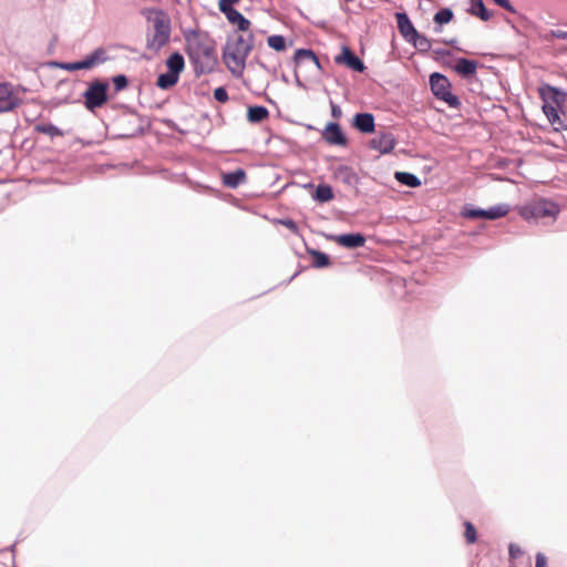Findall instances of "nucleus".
I'll return each instance as SVG.
<instances>
[{
  "mask_svg": "<svg viewBox=\"0 0 567 567\" xmlns=\"http://www.w3.org/2000/svg\"><path fill=\"white\" fill-rule=\"evenodd\" d=\"M255 45V37L252 32L240 34L235 32L229 35L223 51V61L229 72L239 76L246 68V60Z\"/></svg>",
  "mask_w": 567,
  "mask_h": 567,
  "instance_id": "obj_1",
  "label": "nucleus"
},
{
  "mask_svg": "<svg viewBox=\"0 0 567 567\" xmlns=\"http://www.w3.org/2000/svg\"><path fill=\"white\" fill-rule=\"evenodd\" d=\"M143 14L148 23L146 48L154 53H158L169 42L171 18L161 9H146Z\"/></svg>",
  "mask_w": 567,
  "mask_h": 567,
  "instance_id": "obj_2",
  "label": "nucleus"
},
{
  "mask_svg": "<svg viewBox=\"0 0 567 567\" xmlns=\"http://www.w3.org/2000/svg\"><path fill=\"white\" fill-rule=\"evenodd\" d=\"M189 55L196 65H199L200 72L213 69L216 63V53L212 43L207 41H196L189 45Z\"/></svg>",
  "mask_w": 567,
  "mask_h": 567,
  "instance_id": "obj_3",
  "label": "nucleus"
},
{
  "mask_svg": "<svg viewBox=\"0 0 567 567\" xmlns=\"http://www.w3.org/2000/svg\"><path fill=\"white\" fill-rule=\"evenodd\" d=\"M559 213V207L546 199H538L532 204L525 206L520 215L526 218H544V217H556Z\"/></svg>",
  "mask_w": 567,
  "mask_h": 567,
  "instance_id": "obj_4",
  "label": "nucleus"
},
{
  "mask_svg": "<svg viewBox=\"0 0 567 567\" xmlns=\"http://www.w3.org/2000/svg\"><path fill=\"white\" fill-rule=\"evenodd\" d=\"M430 85L433 94L446 102L450 106L458 104L457 97L451 92V83L449 79L440 73H433L430 76Z\"/></svg>",
  "mask_w": 567,
  "mask_h": 567,
  "instance_id": "obj_5",
  "label": "nucleus"
},
{
  "mask_svg": "<svg viewBox=\"0 0 567 567\" xmlns=\"http://www.w3.org/2000/svg\"><path fill=\"white\" fill-rule=\"evenodd\" d=\"M109 84L104 82H93L84 92L85 107L93 111L101 107L107 101Z\"/></svg>",
  "mask_w": 567,
  "mask_h": 567,
  "instance_id": "obj_6",
  "label": "nucleus"
},
{
  "mask_svg": "<svg viewBox=\"0 0 567 567\" xmlns=\"http://www.w3.org/2000/svg\"><path fill=\"white\" fill-rule=\"evenodd\" d=\"M20 91L11 83H0V113L11 112L21 104Z\"/></svg>",
  "mask_w": 567,
  "mask_h": 567,
  "instance_id": "obj_7",
  "label": "nucleus"
},
{
  "mask_svg": "<svg viewBox=\"0 0 567 567\" xmlns=\"http://www.w3.org/2000/svg\"><path fill=\"white\" fill-rule=\"evenodd\" d=\"M104 54V50L97 49L90 55H87L84 60L78 62H70L62 65V68L66 71H76V70H87L93 68L103 61L102 55Z\"/></svg>",
  "mask_w": 567,
  "mask_h": 567,
  "instance_id": "obj_8",
  "label": "nucleus"
},
{
  "mask_svg": "<svg viewBox=\"0 0 567 567\" xmlns=\"http://www.w3.org/2000/svg\"><path fill=\"white\" fill-rule=\"evenodd\" d=\"M322 138L329 145L347 146L348 140L338 123H328L322 132Z\"/></svg>",
  "mask_w": 567,
  "mask_h": 567,
  "instance_id": "obj_9",
  "label": "nucleus"
},
{
  "mask_svg": "<svg viewBox=\"0 0 567 567\" xmlns=\"http://www.w3.org/2000/svg\"><path fill=\"white\" fill-rule=\"evenodd\" d=\"M395 138L392 133H380L370 141V147L382 154L391 153L395 147Z\"/></svg>",
  "mask_w": 567,
  "mask_h": 567,
  "instance_id": "obj_10",
  "label": "nucleus"
},
{
  "mask_svg": "<svg viewBox=\"0 0 567 567\" xmlns=\"http://www.w3.org/2000/svg\"><path fill=\"white\" fill-rule=\"evenodd\" d=\"M334 61L336 63L344 64L357 72H362L364 70L363 62L348 47L342 48L341 54L337 55Z\"/></svg>",
  "mask_w": 567,
  "mask_h": 567,
  "instance_id": "obj_11",
  "label": "nucleus"
},
{
  "mask_svg": "<svg viewBox=\"0 0 567 567\" xmlns=\"http://www.w3.org/2000/svg\"><path fill=\"white\" fill-rule=\"evenodd\" d=\"M352 125L361 133H373L375 128L374 116L371 113H358L353 116Z\"/></svg>",
  "mask_w": 567,
  "mask_h": 567,
  "instance_id": "obj_12",
  "label": "nucleus"
},
{
  "mask_svg": "<svg viewBox=\"0 0 567 567\" xmlns=\"http://www.w3.org/2000/svg\"><path fill=\"white\" fill-rule=\"evenodd\" d=\"M227 20L237 27V32H243L241 34H247L250 31L251 22L245 18L238 10L233 9L227 12H223Z\"/></svg>",
  "mask_w": 567,
  "mask_h": 567,
  "instance_id": "obj_13",
  "label": "nucleus"
},
{
  "mask_svg": "<svg viewBox=\"0 0 567 567\" xmlns=\"http://www.w3.org/2000/svg\"><path fill=\"white\" fill-rule=\"evenodd\" d=\"M334 241L346 248H359L365 244V237L359 233L336 236Z\"/></svg>",
  "mask_w": 567,
  "mask_h": 567,
  "instance_id": "obj_14",
  "label": "nucleus"
},
{
  "mask_svg": "<svg viewBox=\"0 0 567 567\" xmlns=\"http://www.w3.org/2000/svg\"><path fill=\"white\" fill-rule=\"evenodd\" d=\"M455 72H457L463 78H470L475 75L477 70V62L473 60H468L465 58H460L456 61L454 66Z\"/></svg>",
  "mask_w": 567,
  "mask_h": 567,
  "instance_id": "obj_15",
  "label": "nucleus"
},
{
  "mask_svg": "<svg viewBox=\"0 0 567 567\" xmlns=\"http://www.w3.org/2000/svg\"><path fill=\"white\" fill-rule=\"evenodd\" d=\"M246 179L244 169L238 168L234 172L223 174V184L229 188H236Z\"/></svg>",
  "mask_w": 567,
  "mask_h": 567,
  "instance_id": "obj_16",
  "label": "nucleus"
},
{
  "mask_svg": "<svg viewBox=\"0 0 567 567\" xmlns=\"http://www.w3.org/2000/svg\"><path fill=\"white\" fill-rule=\"evenodd\" d=\"M398 25L401 34L408 40L411 41L413 35H417V31L409 20L405 13L398 14Z\"/></svg>",
  "mask_w": 567,
  "mask_h": 567,
  "instance_id": "obj_17",
  "label": "nucleus"
},
{
  "mask_svg": "<svg viewBox=\"0 0 567 567\" xmlns=\"http://www.w3.org/2000/svg\"><path fill=\"white\" fill-rule=\"evenodd\" d=\"M269 117V111L261 105L249 106L247 110V120L250 123H260Z\"/></svg>",
  "mask_w": 567,
  "mask_h": 567,
  "instance_id": "obj_18",
  "label": "nucleus"
},
{
  "mask_svg": "<svg viewBox=\"0 0 567 567\" xmlns=\"http://www.w3.org/2000/svg\"><path fill=\"white\" fill-rule=\"evenodd\" d=\"M166 66L168 69V72L174 73L179 76V73L185 68L184 58L182 54L175 52L168 56L166 60Z\"/></svg>",
  "mask_w": 567,
  "mask_h": 567,
  "instance_id": "obj_19",
  "label": "nucleus"
},
{
  "mask_svg": "<svg viewBox=\"0 0 567 567\" xmlns=\"http://www.w3.org/2000/svg\"><path fill=\"white\" fill-rule=\"evenodd\" d=\"M468 12L483 21H488L492 18V13L485 8L483 0H471Z\"/></svg>",
  "mask_w": 567,
  "mask_h": 567,
  "instance_id": "obj_20",
  "label": "nucleus"
},
{
  "mask_svg": "<svg viewBox=\"0 0 567 567\" xmlns=\"http://www.w3.org/2000/svg\"><path fill=\"white\" fill-rule=\"evenodd\" d=\"M293 60L297 65H300L301 63L309 61V62L313 63L317 68H320L319 60H318L317 55L315 54V52L311 50L298 49L295 52Z\"/></svg>",
  "mask_w": 567,
  "mask_h": 567,
  "instance_id": "obj_21",
  "label": "nucleus"
},
{
  "mask_svg": "<svg viewBox=\"0 0 567 567\" xmlns=\"http://www.w3.org/2000/svg\"><path fill=\"white\" fill-rule=\"evenodd\" d=\"M34 131L41 134H47L52 138L64 135L62 130L51 123H39L34 126Z\"/></svg>",
  "mask_w": 567,
  "mask_h": 567,
  "instance_id": "obj_22",
  "label": "nucleus"
},
{
  "mask_svg": "<svg viewBox=\"0 0 567 567\" xmlns=\"http://www.w3.org/2000/svg\"><path fill=\"white\" fill-rule=\"evenodd\" d=\"M313 198L319 203H327L333 199V190L331 186L326 184L318 185Z\"/></svg>",
  "mask_w": 567,
  "mask_h": 567,
  "instance_id": "obj_23",
  "label": "nucleus"
},
{
  "mask_svg": "<svg viewBox=\"0 0 567 567\" xmlns=\"http://www.w3.org/2000/svg\"><path fill=\"white\" fill-rule=\"evenodd\" d=\"M178 78H179L178 75L167 71L166 73L158 75L156 85L159 89L167 90L177 83Z\"/></svg>",
  "mask_w": 567,
  "mask_h": 567,
  "instance_id": "obj_24",
  "label": "nucleus"
},
{
  "mask_svg": "<svg viewBox=\"0 0 567 567\" xmlns=\"http://www.w3.org/2000/svg\"><path fill=\"white\" fill-rule=\"evenodd\" d=\"M511 208L507 204H499L486 209L487 219L494 220L502 218L509 213Z\"/></svg>",
  "mask_w": 567,
  "mask_h": 567,
  "instance_id": "obj_25",
  "label": "nucleus"
},
{
  "mask_svg": "<svg viewBox=\"0 0 567 567\" xmlns=\"http://www.w3.org/2000/svg\"><path fill=\"white\" fill-rule=\"evenodd\" d=\"M395 178L406 185V186H410V187H417L421 183H420V179L411 174V173H405V172H398L395 174Z\"/></svg>",
  "mask_w": 567,
  "mask_h": 567,
  "instance_id": "obj_26",
  "label": "nucleus"
},
{
  "mask_svg": "<svg viewBox=\"0 0 567 567\" xmlns=\"http://www.w3.org/2000/svg\"><path fill=\"white\" fill-rule=\"evenodd\" d=\"M267 43L271 49L278 52L285 51L287 48L286 39L282 35L278 34L268 37Z\"/></svg>",
  "mask_w": 567,
  "mask_h": 567,
  "instance_id": "obj_27",
  "label": "nucleus"
},
{
  "mask_svg": "<svg viewBox=\"0 0 567 567\" xmlns=\"http://www.w3.org/2000/svg\"><path fill=\"white\" fill-rule=\"evenodd\" d=\"M464 537L467 544H474L477 540L475 526L471 522H464Z\"/></svg>",
  "mask_w": 567,
  "mask_h": 567,
  "instance_id": "obj_28",
  "label": "nucleus"
},
{
  "mask_svg": "<svg viewBox=\"0 0 567 567\" xmlns=\"http://www.w3.org/2000/svg\"><path fill=\"white\" fill-rule=\"evenodd\" d=\"M453 19V12L450 9H441L434 16V22L437 24L449 23Z\"/></svg>",
  "mask_w": 567,
  "mask_h": 567,
  "instance_id": "obj_29",
  "label": "nucleus"
},
{
  "mask_svg": "<svg viewBox=\"0 0 567 567\" xmlns=\"http://www.w3.org/2000/svg\"><path fill=\"white\" fill-rule=\"evenodd\" d=\"M411 41H413L414 45L420 50V51H429L430 48H431V42L430 40L424 37V35H421L417 33V35H413L411 38Z\"/></svg>",
  "mask_w": 567,
  "mask_h": 567,
  "instance_id": "obj_30",
  "label": "nucleus"
},
{
  "mask_svg": "<svg viewBox=\"0 0 567 567\" xmlns=\"http://www.w3.org/2000/svg\"><path fill=\"white\" fill-rule=\"evenodd\" d=\"M313 265L318 268L327 267L330 264L328 255L320 251H312Z\"/></svg>",
  "mask_w": 567,
  "mask_h": 567,
  "instance_id": "obj_31",
  "label": "nucleus"
},
{
  "mask_svg": "<svg viewBox=\"0 0 567 567\" xmlns=\"http://www.w3.org/2000/svg\"><path fill=\"white\" fill-rule=\"evenodd\" d=\"M113 84L116 91H122L127 86L128 81L125 75L121 74L113 78Z\"/></svg>",
  "mask_w": 567,
  "mask_h": 567,
  "instance_id": "obj_32",
  "label": "nucleus"
},
{
  "mask_svg": "<svg viewBox=\"0 0 567 567\" xmlns=\"http://www.w3.org/2000/svg\"><path fill=\"white\" fill-rule=\"evenodd\" d=\"M214 97L219 103H226L228 101V99H229L227 91L223 86H219V87L215 89Z\"/></svg>",
  "mask_w": 567,
  "mask_h": 567,
  "instance_id": "obj_33",
  "label": "nucleus"
},
{
  "mask_svg": "<svg viewBox=\"0 0 567 567\" xmlns=\"http://www.w3.org/2000/svg\"><path fill=\"white\" fill-rule=\"evenodd\" d=\"M239 1L240 0H219L218 8L221 12H227L228 10H233V6Z\"/></svg>",
  "mask_w": 567,
  "mask_h": 567,
  "instance_id": "obj_34",
  "label": "nucleus"
},
{
  "mask_svg": "<svg viewBox=\"0 0 567 567\" xmlns=\"http://www.w3.org/2000/svg\"><path fill=\"white\" fill-rule=\"evenodd\" d=\"M468 218H484L487 219L486 209H470L465 213Z\"/></svg>",
  "mask_w": 567,
  "mask_h": 567,
  "instance_id": "obj_35",
  "label": "nucleus"
},
{
  "mask_svg": "<svg viewBox=\"0 0 567 567\" xmlns=\"http://www.w3.org/2000/svg\"><path fill=\"white\" fill-rule=\"evenodd\" d=\"M279 223L285 226L287 229H289L293 234H299V227L297 223L292 219H281Z\"/></svg>",
  "mask_w": 567,
  "mask_h": 567,
  "instance_id": "obj_36",
  "label": "nucleus"
},
{
  "mask_svg": "<svg viewBox=\"0 0 567 567\" xmlns=\"http://www.w3.org/2000/svg\"><path fill=\"white\" fill-rule=\"evenodd\" d=\"M508 553H509V556L512 558H517V557H519L523 554L520 547L518 545H516V544H511L509 545Z\"/></svg>",
  "mask_w": 567,
  "mask_h": 567,
  "instance_id": "obj_37",
  "label": "nucleus"
},
{
  "mask_svg": "<svg viewBox=\"0 0 567 567\" xmlns=\"http://www.w3.org/2000/svg\"><path fill=\"white\" fill-rule=\"evenodd\" d=\"M535 567H547V559L544 554L538 553L536 555Z\"/></svg>",
  "mask_w": 567,
  "mask_h": 567,
  "instance_id": "obj_38",
  "label": "nucleus"
},
{
  "mask_svg": "<svg viewBox=\"0 0 567 567\" xmlns=\"http://www.w3.org/2000/svg\"><path fill=\"white\" fill-rule=\"evenodd\" d=\"M496 4L504 8L505 10L509 12H514V8L512 7L511 2L508 0H493Z\"/></svg>",
  "mask_w": 567,
  "mask_h": 567,
  "instance_id": "obj_39",
  "label": "nucleus"
},
{
  "mask_svg": "<svg viewBox=\"0 0 567 567\" xmlns=\"http://www.w3.org/2000/svg\"><path fill=\"white\" fill-rule=\"evenodd\" d=\"M550 34L554 38L567 40V31L553 30Z\"/></svg>",
  "mask_w": 567,
  "mask_h": 567,
  "instance_id": "obj_40",
  "label": "nucleus"
},
{
  "mask_svg": "<svg viewBox=\"0 0 567 567\" xmlns=\"http://www.w3.org/2000/svg\"><path fill=\"white\" fill-rule=\"evenodd\" d=\"M341 115V110L337 105H332V116L339 117Z\"/></svg>",
  "mask_w": 567,
  "mask_h": 567,
  "instance_id": "obj_41",
  "label": "nucleus"
},
{
  "mask_svg": "<svg viewBox=\"0 0 567 567\" xmlns=\"http://www.w3.org/2000/svg\"><path fill=\"white\" fill-rule=\"evenodd\" d=\"M547 117L549 118L550 122H554V118L551 117V115L549 113H547Z\"/></svg>",
  "mask_w": 567,
  "mask_h": 567,
  "instance_id": "obj_42",
  "label": "nucleus"
},
{
  "mask_svg": "<svg viewBox=\"0 0 567 567\" xmlns=\"http://www.w3.org/2000/svg\"><path fill=\"white\" fill-rule=\"evenodd\" d=\"M551 117L555 120L556 117H558V115L554 112V114H551Z\"/></svg>",
  "mask_w": 567,
  "mask_h": 567,
  "instance_id": "obj_43",
  "label": "nucleus"
}]
</instances>
